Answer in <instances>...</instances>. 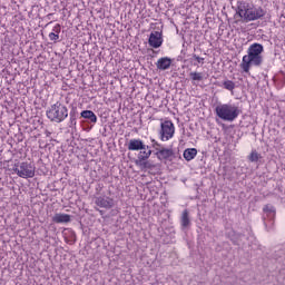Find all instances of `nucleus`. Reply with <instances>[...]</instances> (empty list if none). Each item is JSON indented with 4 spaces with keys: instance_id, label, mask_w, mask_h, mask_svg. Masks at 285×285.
I'll return each instance as SVG.
<instances>
[{
    "instance_id": "nucleus-20",
    "label": "nucleus",
    "mask_w": 285,
    "mask_h": 285,
    "mask_svg": "<svg viewBox=\"0 0 285 285\" xmlns=\"http://www.w3.org/2000/svg\"><path fill=\"white\" fill-rule=\"evenodd\" d=\"M189 77L193 81H202L204 79V73L194 71L189 73Z\"/></svg>"
},
{
    "instance_id": "nucleus-23",
    "label": "nucleus",
    "mask_w": 285,
    "mask_h": 285,
    "mask_svg": "<svg viewBox=\"0 0 285 285\" xmlns=\"http://www.w3.org/2000/svg\"><path fill=\"white\" fill-rule=\"evenodd\" d=\"M49 39H50V41H59V35L56 32H50Z\"/></svg>"
},
{
    "instance_id": "nucleus-2",
    "label": "nucleus",
    "mask_w": 285,
    "mask_h": 285,
    "mask_svg": "<svg viewBox=\"0 0 285 285\" xmlns=\"http://www.w3.org/2000/svg\"><path fill=\"white\" fill-rule=\"evenodd\" d=\"M216 116L223 121H235L239 115H242V110L235 104H219L215 108Z\"/></svg>"
},
{
    "instance_id": "nucleus-6",
    "label": "nucleus",
    "mask_w": 285,
    "mask_h": 285,
    "mask_svg": "<svg viewBox=\"0 0 285 285\" xmlns=\"http://www.w3.org/2000/svg\"><path fill=\"white\" fill-rule=\"evenodd\" d=\"M160 139L163 141H169L175 137V124L170 120H165L160 124Z\"/></svg>"
},
{
    "instance_id": "nucleus-26",
    "label": "nucleus",
    "mask_w": 285,
    "mask_h": 285,
    "mask_svg": "<svg viewBox=\"0 0 285 285\" xmlns=\"http://www.w3.org/2000/svg\"><path fill=\"white\" fill-rule=\"evenodd\" d=\"M153 141V148H156V150L158 151L159 150V142H157L156 140H151Z\"/></svg>"
},
{
    "instance_id": "nucleus-10",
    "label": "nucleus",
    "mask_w": 285,
    "mask_h": 285,
    "mask_svg": "<svg viewBox=\"0 0 285 285\" xmlns=\"http://www.w3.org/2000/svg\"><path fill=\"white\" fill-rule=\"evenodd\" d=\"M128 150H146V148H149L144 144V140L141 139H130L127 145Z\"/></svg>"
},
{
    "instance_id": "nucleus-22",
    "label": "nucleus",
    "mask_w": 285,
    "mask_h": 285,
    "mask_svg": "<svg viewBox=\"0 0 285 285\" xmlns=\"http://www.w3.org/2000/svg\"><path fill=\"white\" fill-rule=\"evenodd\" d=\"M249 161H259V154L257 151H252L249 155Z\"/></svg>"
},
{
    "instance_id": "nucleus-9",
    "label": "nucleus",
    "mask_w": 285,
    "mask_h": 285,
    "mask_svg": "<svg viewBox=\"0 0 285 285\" xmlns=\"http://www.w3.org/2000/svg\"><path fill=\"white\" fill-rule=\"evenodd\" d=\"M148 43L151 48H161V43H164V38H161V32L154 31L149 36Z\"/></svg>"
},
{
    "instance_id": "nucleus-5",
    "label": "nucleus",
    "mask_w": 285,
    "mask_h": 285,
    "mask_svg": "<svg viewBox=\"0 0 285 285\" xmlns=\"http://www.w3.org/2000/svg\"><path fill=\"white\" fill-rule=\"evenodd\" d=\"M263 219L265 222V228L267 232L273 230V226L275 225V206L265 205L263 208Z\"/></svg>"
},
{
    "instance_id": "nucleus-24",
    "label": "nucleus",
    "mask_w": 285,
    "mask_h": 285,
    "mask_svg": "<svg viewBox=\"0 0 285 285\" xmlns=\"http://www.w3.org/2000/svg\"><path fill=\"white\" fill-rule=\"evenodd\" d=\"M52 30L56 35H59L61 32V24H56Z\"/></svg>"
},
{
    "instance_id": "nucleus-27",
    "label": "nucleus",
    "mask_w": 285,
    "mask_h": 285,
    "mask_svg": "<svg viewBox=\"0 0 285 285\" xmlns=\"http://www.w3.org/2000/svg\"><path fill=\"white\" fill-rule=\"evenodd\" d=\"M100 215H104V212L102 210H99Z\"/></svg>"
},
{
    "instance_id": "nucleus-18",
    "label": "nucleus",
    "mask_w": 285,
    "mask_h": 285,
    "mask_svg": "<svg viewBox=\"0 0 285 285\" xmlns=\"http://www.w3.org/2000/svg\"><path fill=\"white\" fill-rule=\"evenodd\" d=\"M150 155H153V150L146 148V149H142L139 151L138 158L148 160V159H150Z\"/></svg>"
},
{
    "instance_id": "nucleus-14",
    "label": "nucleus",
    "mask_w": 285,
    "mask_h": 285,
    "mask_svg": "<svg viewBox=\"0 0 285 285\" xmlns=\"http://www.w3.org/2000/svg\"><path fill=\"white\" fill-rule=\"evenodd\" d=\"M52 222H55V224H68L70 222V215H68V214H56L52 217Z\"/></svg>"
},
{
    "instance_id": "nucleus-15",
    "label": "nucleus",
    "mask_w": 285,
    "mask_h": 285,
    "mask_svg": "<svg viewBox=\"0 0 285 285\" xmlns=\"http://www.w3.org/2000/svg\"><path fill=\"white\" fill-rule=\"evenodd\" d=\"M80 117H82L83 119H89L91 124H97V115H95V111L92 110L81 111Z\"/></svg>"
},
{
    "instance_id": "nucleus-3",
    "label": "nucleus",
    "mask_w": 285,
    "mask_h": 285,
    "mask_svg": "<svg viewBox=\"0 0 285 285\" xmlns=\"http://www.w3.org/2000/svg\"><path fill=\"white\" fill-rule=\"evenodd\" d=\"M47 117L50 121L61 124V121L68 118V107L61 105V102H56L47 110Z\"/></svg>"
},
{
    "instance_id": "nucleus-19",
    "label": "nucleus",
    "mask_w": 285,
    "mask_h": 285,
    "mask_svg": "<svg viewBox=\"0 0 285 285\" xmlns=\"http://www.w3.org/2000/svg\"><path fill=\"white\" fill-rule=\"evenodd\" d=\"M223 88H225V90H229V92H233L235 90V83L233 80H225L223 81Z\"/></svg>"
},
{
    "instance_id": "nucleus-7",
    "label": "nucleus",
    "mask_w": 285,
    "mask_h": 285,
    "mask_svg": "<svg viewBox=\"0 0 285 285\" xmlns=\"http://www.w3.org/2000/svg\"><path fill=\"white\" fill-rule=\"evenodd\" d=\"M265 16L266 11L262 7H253L248 9L245 21H257V19H262Z\"/></svg>"
},
{
    "instance_id": "nucleus-17",
    "label": "nucleus",
    "mask_w": 285,
    "mask_h": 285,
    "mask_svg": "<svg viewBox=\"0 0 285 285\" xmlns=\"http://www.w3.org/2000/svg\"><path fill=\"white\" fill-rule=\"evenodd\" d=\"M180 224L184 228H188V226H190V218L188 217L187 209H185L181 214Z\"/></svg>"
},
{
    "instance_id": "nucleus-4",
    "label": "nucleus",
    "mask_w": 285,
    "mask_h": 285,
    "mask_svg": "<svg viewBox=\"0 0 285 285\" xmlns=\"http://www.w3.org/2000/svg\"><path fill=\"white\" fill-rule=\"evenodd\" d=\"M13 170L18 177H21L22 179H32L37 168L32 165V163H21L20 166L16 167Z\"/></svg>"
},
{
    "instance_id": "nucleus-11",
    "label": "nucleus",
    "mask_w": 285,
    "mask_h": 285,
    "mask_svg": "<svg viewBox=\"0 0 285 285\" xmlns=\"http://www.w3.org/2000/svg\"><path fill=\"white\" fill-rule=\"evenodd\" d=\"M157 159H159V161H164L165 159H170V157H173L174 153L173 149H168V148H161L158 149L155 153Z\"/></svg>"
},
{
    "instance_id": "nucleus-8",
    "label": "nucleus",
    "mask_w": 285,
    "mask_h": 285,
    "mask_svg": "<svg viewBox=\"0 0 285 285\" xmlns=\"http://www.w3.org/2000/svg\"><path fill=\"white\" fill-rule=\"evenodd\" d=\"M95 204L99 208H106V210H110V208H115V199H112L108 196L96 197Z\"/></svg>"
},
{
    "instance_id": "nucleus-16",
    "label": "nucleus",
    "mask_w": 285,
    "mask_h": 285,
    "mask_svg": "<svg viewBox=\"0 0 285 285\" xmlns=\"http://www.w3.org/2000/svg\"><path fill=\"white\" fill-rule=\"evenodd\" d=\"M183 157L186 161H193V159L197 157V150L195 148L185 149Z\"/></svg>"
},
{
    "instance_id": "nucleus-25",
    "label": "nucleus",
    "mask_w": 285,
    "mask_h": 285,
    "mask_svg": "<svg viewBox=\"0 0 285 285\" xmlns=\"http://www.w3.org/2000/svg\"><path fill=\"white\" fill-rule=\"evenodd\" d=\"M193 58L198 62V63H204V58L197 56V55H193Z\"/></svg>"
},
{
    "instance_id": "nucleus-13",
    "label": "nucleus",
    "mask_w": 285,
    "mask_h": 285,
    "mask_svg": "<svg viewBox=\"0 0 285 285\" xmlns=\"http://www.w3.org/2000/svg\"><path fill=\"white\" fill-rule=\"evenodd\" d=\"M248 4L246 2H239L237 7V14L240 17V19H246V16L248 14Z\"/></svg>"
},
{
    "instance_id": "nucleus-12",
    "label": "nucleus",
    "mask_w": 285,
    "mask_h": 285,
    "mask_svg": "<svg viewBox=\"0 0 285 285\" xmlns=\"http://www.w3.org/2000/svg\"><path fill=\"white\" fill-rule=\"evenodd\" d=\"M170 66H173V60L168 57L159 58L158 61L156 62V68L158 70H168Z\"/></svg>"
},
{
    "instance_id": "nucleus-1",
    "label": "nucleus",
    "mask_w": 285,
    "mask_h": 285,
    "mask_svg": "<svg viewBox=\"0 0 285 285\" xmlns=\"http://www.w3.org/2000/svg\"><path fill=\"white\" fill-rule=\"evenodd\" d=\"M262 52H264V46L261 43H253L247 49V55H245L240 62V68L243 72H246V75H250V68L254 66L256 68H259L262 63H264V57L262 56Z\"/></svg>"
},
{
    "instance_id": "nucleus-21",
    "label": "nucleus",
    "mask_w": 285,
    "mask_h": 285,
    "mask_svg": "<svg viewBox=\"0 0 285 285\" xmlns=\"http://www.w3.org/2000/svg\"><path fill=\"white\" fill-rule=\"evenodd\" d=\"M135 164L139 167V168H148V161H146V159H141L139 157H137V159L135 160Z\"/></svg>"
}]
</instances>
